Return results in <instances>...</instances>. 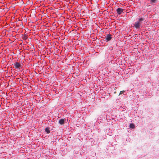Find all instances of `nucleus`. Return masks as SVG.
Masks as SVG:
<instances>
[{"label": "nucleus", "mask_w": 159, "mask_h": 159, "mask_svg": "<svg viewBox=\"0 0 159 159\" xmlns=\"http://www.w3.org/2000/svg\"><path fill=\"white\" fill-rule=\"evenodd\" d=\"M14 66L16 69L22 68V66L21 64L19 62H16L14 63Z\"/></svg>", "instance_id": "f257e3e1"}, {"label": "nucleus", "mask_w": 159, "mask_h": 159, "mask_svg": "<svg viewBox=\"0 0 159 159\" xmlns=\"http://www.w3.org/2000/svg\"><path fill=\"white\" fill-rule=\"evenodd\" d=\"M141 23L137 21V22H136L134 25V26L135 27L136 29H140V27Z\"/></svg>", "instance_id": "f03ea898"}, {"label": "nucleus", "mask_w": 159, "mask_h": 159, "mask_svg": "<svg viewBox=\"0 0 159 159\" xmlns=\"http://www.w3.org/2000/svg\"><path fill=\"white\" fill-rule=\"evenodd\" d=\"M111 35L110 34L107 35L106 38H105L106 41H109L111 40L112 38V37L111 36Z\"/></svg>", "instance_id": "7ed1b4c3"}, {"label": "nucleus", "mask_w": 159, "mask_h": 159, "mask_svg": "<svg viewBox=\"0 0 159 159\" xmlns=\"http://www.w3.org/2000/svg\"><path fill=\"white\" fill-rule=\"evenodd\" d=\"M123 11L124 9L120 8H118L116 10L117 12L119 15L121 14Z\"/></svg>", "instance_id": "20e7f679"}, {"label": "nucleus", "mask_w": 159, "mask_h": 159, "mask_svg": "<svg viewBox=\"0 0 159 159\" xmlns=\"http://www.w3.org/2000/svg\"><path fill=\"white\" fill-rule=\"evenodd\" d=\"M28 38V35L26 34H24L22 36V39L24 40H26Z\"/></svg>", "instance_id": "39448f33"}, {"label": "nucleus", "mask_w": 159, "mask_h": 159, "mask_svg": "<svg viewBox=\"0 0 159 159\" xmlns=\"http://www.w3.org/2000/svg\"><path fill=\"white\" fill-rule=\"evenodd\" d=\"M65 119H61L59 121V123L61 125H63L65 123Z\"/></svg>", "instance_id": "423d86ee"}, {"label": "nucleus", "mask_w": 159, "mask_h": 159, "mask_svg": "<svg viewBox=\"0 0 159 159\" xmlns=\"http://www.w3.org/2000/svg\"><path fill=\"white\" fill-rule=\"evenodd\" d=\"M45 131L47 134H49L50 132V131L49 129V128L48 127H46L45 129Z\"/></svg>", "instance_id": "0eeeda50"}, {"label": "nucleus", "mask_w": 159, "mask_h": 159, "mask_svg": "<svg viewBox=\"0 0 159 159\" xmlns=\"http://www.w3.org/2000/svg\"><path fill=\"white\" fill-rule=\"evenodd\" d=\"M129 127L130 128L134 129L135 128V125L134 124L131 123L129 125Z\"/></svg>", "instance_id": "6e6552de"}, {"label": "nucleus", "mask_w": 159, "mask_h": 159, "mask_svg": "<svg viewBox=\"0 0 159 159\" xmlns=\"http://www.w3.org/2000/svg\"><path fill=\"white\" fill-rule=\"evenodd\" d=\"M144 20V18H141L139 19L138 21L139 22H140L141 21H143Z\"/></svg>", "instance_id": "1a4fd4ad"}, {"label": "nucleus", "mask_w": 159, "mask_h": 159, "mask_svg": "<svg viewBox=\"0 0 159 159\" xmlns=\"http://www.w3.org/2000/svg\"><path fill=\"white\" fill-rule=\"evenodd\" d=\"M157 0H151L150 2L151 3H155Z\"/></svg>", "instance_id": "9d476101"}, {"label": "nucleus", "mask_w": 159, "mask_h": 159, "mask_svg": "<svg viewBox=\"0 0 159 159\" xmlns=\"http://www.w3.org/2000/svg\"><path fill=\"white\" fill-rule=\"evenodd\" d=\"M125 92V91H121L120 92V93L119 94V95L120 94H121L122 93H124Z\"/></svg>", "instance_id": "9b49d317"}, {"label": "nucleus", "mask_w": 159, "mask_h": 159, "mask_svg": "<svg viewBox=\"0 0 159 159\" xmlns=\"http://www.w3.org/2000/svg\"><path fill=\"white\" fill-rule=\"evenodd\" d=\"M19 21H21V20H19Z\"/></svg>", "instance_id": "f8f14e48"}, {"label": "nucleus", "mask_w": 159, "mask_h": 159, "mask_svg": "<svg viewBox=\"0 0 159 159\" xmlns=\"http://www.w3.org/2000/svg\"><path fill=\"white\" fill-rule=\"evenodd\" d=\"M21 24H22V22H21Z\"/></svg>", "instance_id": "ddd939ff"}]
</instances>
